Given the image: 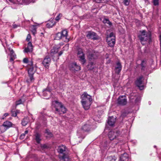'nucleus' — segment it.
<instances>
[{
	"mask_svg": "<svg viewBox=\"0 0 161 161\" xmlns=\"http://www.w3.org/2000/svg\"><path fill=\"white\" fill-rule=\"evenodd\" d=\"M122 69V66L119 62H118L115 67V71L116 73L119 74Z\"/></svg>",
	"mask_w": 161,
	"mask_h": 161,
	"instance_id": "f3484780",
	"label": "nucleus"
},
{
	"mask_svg": "<svg viewBox=\"0 0 161 161\" xmlns=\"http://www.w3.org/2000/svg\"><path fill=\"white\" fill-rule=\"evenodd\" d=\"M16 112L14 111H12V116L14 117H16L17 116Z\"/></svg>",
	"mask_w": 161,
	"mask_h": 161,
	"instance_id": "ea45409f",
	"label": "nucleus"
},
{
	"mask_svg": "<svg viewBox=\"0 0 161 161\" xmlns=\"http://www.w3.org/2000/svg\"><path fill=\"white\" fill-rule=\"evenodd\" d=\"M81 102H91L92 101V97L85 92L81 96Z\"/></svg>",
	"mask_w": 161,
	"mask_h": 161,
	"instance_id": "0eeeda50",
	"label": "nucleus"
},
{
	"mask_svg": "<svg viewBox=\"0 0 161 161\" xmlns=\"http://www.w3.org/2000/svg\"><path fill=\"white\" fill-rule=\"evenodd\" d=\"M33 63L32 61L29 62V65L30 67L28 70V74L29 78L26 80L27 82L30 83L33 82L34 80V78L33 77V75L34 74L35 71L34 70V68L32 66Z\"/></svg>",
	"mask_w": 161,
	"mask_h": 161,
	"instance_id": "20e7f679",
	"label": "nucleus"
},
{
	"mask_svg": "<svg viewBox=\"0 0 161 161\" xmlns=\"http://www.w3.org/2000/svg\"><path fill=\"white\" fill-rule=\"evenodd\" d=\"M41 147L43 149H47L48 147V146L45 144L41 145Z\"/></svg>",
	"mask_w": 161,
	"mask_h": 161,
	"instance_id": "e433bc0d",
	"label": "nucleus"
},
{
	"mask_svg": "<svg viewBox=\"0 0 161 161\" xmlns=\"http://www.w3.org/2000/svg\"><path fill=\"white\" fill-rule=\"evenodd\" d=\"M25 136V135L24 133L21 134L20 136V138L21 139H24Z\"/></svg>",
	"mask_w": 161,
	"mask_h": 161,
	"instance_id": "79ce46f5",
	"label": "nucleus"
},
{
	"mask_svg": "<svg viewBox=\"0 0 161 161\" xmlns=\"http://www.w3.org/2000/svg\"><path fill=\"white\" fill-rule=\"evenodd\" d=\"M122 115L123 116H125V115H124V114H122Z\"/></svg>",
	"mask_w": 161,
	"mask_h": 161,
	"instance_id": "13d9d810",
	"label": "nucleus"
},
{
	"mask_svg": "<svg viewBox=\"0 0 161 161\" xmlns=\"http://www.w3.org/2000/svg\"><path fill=\"white\" fill-rule=\"evenodd\" d=\"M3 126H4L5 127L7 130L10 127L12 126V123L9 121H6L3 123Z\"/></svg>",
	"mask_w": 161,
	"mask_h": 161,
	"instance_id": "aec40b11",
	"label": "nucleus"
},
{
	"mask_svg": "<svg viewBox=\"0 0 161 161\" xmlns=\"http://www.w3.org/2000/svg\"><path fill=\"white\" fill-rule=\"evenodd\" d=\"M55 22L53 20L49 21L46 24V26L48 28H51L55 25Z\"/></svg>",
	"mask_w": 161,
	"mask_h": 161,
	"instance_id": "412c9836",
	"label": "nucleus"
},
{
	"mask_svg": "<svg viewBox=\"0 0 161 161\" xmlns=\"http://www.w3.org/2000/svg\"><path fill=\"white\" fill-rule=\"evenodd\" d=\"M107 41L109 46L111 47H114L115 44V39L108 38H107Z\"/></svg>",
	"mask_w": 161,
	"mask_h": 161,
	"instance_id": "4468645a",
	"label": "nucleus"
},
{
	"mask_svg": "<svg viewBox=\"0 0 161 161\" xmlns=\"http://www.w3.org/2000/svg\"><path fill=\"white\" fill-rule=\"evenodd\" d=\"M69 69L72 71L75 72V71L80 70L81 67L79 65H77L76 63H73L70 64Z\"/></svg>",
	"mask_w": 161,
	"mask_h": 161,
	"instance_id": "9b49d317",
	"label": "nucleus"
},
{
	"mask_svg": "<svg viewBox=\"0 0 161 161\" xmlns=\"http://www.w3.org/2000/svg\"><path fill=\"white\" fill-rule=\"evenodd\" d=\"M63 53V51H61L58 53V56H61Z\"/></svg>",
	"mask_w": 161,
	"mask_h": 161,
	"instance_id": "09e8293b",
	"label": "nucleus"
},
{
	"mask_svg": "<svg viewBox=\"0 0 161 161\" xmlns=\"http://www.w3.org/2000/svg\"><path fill=\"white\" fill-rule=\"evenodd\" d=\"M69 47V45H66L64 46V47H66L68 48Z\"/></svg>",
	"mask_w": 161,
	"mask_h": 161,
	"instance_id": "864d4df0",
	"label": "nucleus"
},
{
	"mask_svg": "<svg viewBox=\"0 0 161 161\" xmlns=\"http://www.w3.org/2000/svg\"><path fill=\"white\" fill-rule=\"evenodd\" d=\"M127 100L125 96H120L118 99L117 103L119 105L124 106L126 104Z\"/></svg>",
	"mask_w": 161,
	"mask_h": 161,
	"instance_id": "1a4fd4ad",
	"label": "nucleus"
},
{
	"mask_svg": "<svg viewBox=\"0 0 161 161\" xmlns=\"http://www.w3.org/2000/svg\"><path fill=\"white\" fill-rule=\"evenodd\" d=\"M146 63L145 61L144 60H143L142 61L141 64V66L142 67L141 69L144 70V69L145 68V66H146Z\"/></svg>",
	"mask_w": 161,
	"mask_h": 161,
	"instance_id": "c85d7f7f",
	"label": "nucleus"
},
{
	"mask_svg": "<svg viewBox=\"0 0 161 161\" xmlns=\"http://www.w3.org/2000/svg\"><path fill=\"white\" fill-rule=\"evenodd\" d=\"M23 62L25 63H28V60L26 58H25L23 60Z\"/></svg>",
	"mask_w": 161,
	"mask_h": 161,
	"instance_id": "a19ab883",
	"label": "nucleus"
},
{
	"mask_svg": "<svg viewBox=\"0 0 161 161\" xmlns=\"http://www.w3.org/2000/svg\"><path fill=\"white\" fill-rule=\"evenodd\" d=\"M32 32L34 35H35L36 34V27L34 26L33 27Z\"/></svg>",
	"mask_w": 161,
	"mask_h": 161,
	"instance_id": "72a5a7b5",
	"label": "nucleus"
},
{
	"mask_svg": "<svg viewBox=\"0 0 161 161\" xmlns=\"http://www.w3.org/2000/svg\"><path fill=\"white\" fill-rule=\"evenodd\" d=\"M29 121V119L28 118L26 117L24 118L22 121V124L23 126L26 125Z\"/></svg>",
	"mask_w": 161,
	"mask_h": 161,
	"instance_id": "393cba45",
	"label": "nucleus"
},
{
	"mask_svg": "<svg viewBox=\"0 0 161 161\" xmlns=\"http://www.w3.org/2000/svg\"><path fill=\"white\" fill-rule=\"evenodd\" d=\"M31 37V36L30 34H28L27 36V38L26 40L28 41H29Z\"/></svg>",
	"mask_w": 161,
	"mask_h": 161,
	"instance_id": "c03bdc74",
	"label": "nucleus"
},
{
	"mask_svg": "<svg viewBox=\"0 0 161 161\" xmlns=\"http://www.w3.org/2000/svg\"><path fill=\"white\" fill-rule=\"evenodd\" d=\"M95 2L97 3H103L104 0H93Z\"/></svg>",
	"mask_w": 161,
	"mask_h": 161,
	"instance_id": "37998d69",
	"label": "nucleus"
},
{
	"mask_svg": "<svg viewBox=\"0 0 161 161\" xmlns=\"http://www.w3.org/2000/svg\"><path fill=\"white\" fill-rule=\"evenodd\" d=\"M18 25L16 24H14L13 25V27L14 28H16L18 27Z\"/></svg>",
	"mask_w": 161,
	"mask_h": 161,
	"instance_id": "de8ad7c7",
	"label": "nucleus"
},
{
	"mask_svg": "<svg viewBox=\"0 0 161 161\" xmlns=\"http://www.w3.org/2000/svg\"><path fill=\"white\" fill-rule=\"evenodd\" d=\"M28 133V130H25V132L24 134L25 135L26 134H27Z\"/></svg>",
	"mask_w": 161,
	"mask_h": 161,
	"instance_id": "603ef678",
	"label": "nucleus"
},
{
	"mask_svg": "<svg viewBox=\"0 0 161 161\" xmlns=\"http://www.w3.org/2000/svg\"><path fill=\"white\" fill-rule=\"evenodd\" d=\"M62 16V14H59L56 17L55 20L56 21H58L60 19Z\"/></svg>",
	"mask_w": 161,
	"mask_h": 161,
	"instance_id": "473e14b6",
	"label": "nucleus"
},
{
	"mask_svg": "<svg viewBox=\"0 0 161 161\" xmlns=\"http://www.w3.org/2000/svg\"><path fill=\"white\" fill-rule=\"evenodd\" d=\"M16 58V55L15 54H11L10 55V61L11 62H12Z\"/></svg>",
	"mask_w": 161,
	"mask_h": 161,
	"instance_id": "c756f323",
	"label": "nucleus"
},
{
	"mask_svg": "<svg viewBox=\"0 0 161 161\" xmlns=\"http://www.w3.org/2000/svg\"><path fill=\"white\" fill-rule=\"evenodd\" d=\"M128 155L125 153L121 155L120 158V161H128L129 160Z\"/></svg>",
	"mask_w": 161,
	"mask_h": 161,
	"instance_id": "a211bd4d",
	"label": "nucleus"
},
{
	"mask_svg": "<svg viewBox=\"0 0 161 161\" xmlns=\"http://www.w3.org/2000/svg\"><path fill=\"white\" fill-rule=\"evenodd\" d=\"M115 121V118L113 116L109 117L108 119L107 123L110 126H113Z\"/></svg>",
	"mask_w": 161,
	"mask_h": 161,
	"instance_id": "2eb2a0df",
	"label": "nucleus"
},
{
	"mask_svg": "<svg viewBox=\"0 0 161 161\" xmlns=\"http://www.w3.org/2000/svg\"><path fill=\"white\" fill-rule=\"evenodd\" d=\"M58 52V50L57 49H53L51 50V53L53 54L57 53Z\"/></svg>",
	"mask_w": 161,
	"mask_h": 161,
	"instance_id": "f704fd0d",
	"label": "nucleus"
},
{
	"mask_svg": "<svg viewBox=\"0 0 161 161\" xmlns=\"http://www.w3.org/2000/svg\"><path fill=\"white\" fill-rule=\"evenodd\" d=\"M50 92L47 90H45L43 92V95L45 97H47L48 95L50 96Z\"/></svg>",
	"mask_w": 161,
	"mask_h": 161,
	"instance_id": "a878e982",
	"label": "nucleus"
},
{
	"mask_svg": "<svg viewBox=\"0 0 161 161\" xmlns=\"http://www.w3.org/2000/svg\"><path fill=\"white\" fill-rule=\"evenodd\" d=\"M8 115H9V114L8 113H6L5 114H4V115H3L4 117H3L2 118V119H4L5 117H6Z\"/></svg>",
	"mask_w": 161,
	"mask_h": 161,
	"instance_id": "a18cd8bd",
	"label": "nucleus"
},
{
	"mask_svg": "<svg viewBox=\"0 0 161 161\" xmlns=\"http://www.w3.org/2000/svg\"><path fill=\"white\" fill-rule=\"evenodd\" d=\"M77 55L78 57L80 58V61L81 62L82 64H84L86 61L84 54L81 49L79 48L78 49Z\"/></svg>",
	"mask_w": 161,
	"mask_h": 161,
	"instance_id": "423d86ee",
	"label": "nucleus"
},
{
	"mask_svg": "<svg viewBox=\"0 0 161 161\" xmlns=\"http://www.w3.org/2000/svg\"><path fill=\"white\" fill-rule=\"evenodd\" d=\"M94 65V63L92 62H90L88 65V67L89 68V69L90 70L92 69L94 67H92V66Z\"/></svg>",
	"mask_w": 161,
	"mask_h": 161,
	"instance_id": "2f4dec72",
	"label": "nucleus"
},
{
	"mask_svg": "<svg viewBox=\"0 0 161 161\" xmlns=\"http://www.w3.org/2000/svg\"><path fill=\"white\" fill-rule=\"evenodd\" d=\"M103 22L104 23H106L108 24L110 26L112 25V23L109 21L108 19H103Z\"/></svg>",
	"mask_w": 161,
	"mask_h": 161,
	"instance_id": "cd10ccee",
	"label": "nucleus"
},
{
	"mask_svg": "<svg viewBox=\"0 0 161 161\" xmlns=\"http://www.w3.org/2000/svg\"><path fill=\"white\" fill-rule=\"evenodd\" d=\"M117 158L114 156H110L107 157L105 161H116Z\"/></svg>",
	"mask_w": 161,
	"mask_h": 161,
	"instance_id": "5701e85b",
	"label": "nucleus"
},
{
	"mask_svg": "<svg viewBox=\"0 0 161 161\" xmlns=\"http://www.w3.org/2000/svg\"><path fill=\"white\" fill-rule=\"evenodd\" d=\"M114 38L115 39V36L113 32L111 33L107 37V38Z\"/></svg>",
	"mask_w": 161,
	"mask_h": 161,
	"instance_id": "7c9ffc66",
	"label": "nucleus"
},
{
	"mask_svg": "<svg viewBox=\"0 0 161 161\" xmlns=\"http://www.w3.org/2000/svg\"><path fill=\"white\" fill-rule=\"evenodd\" d=\"M66 147L63 145L58 147V152L60 154H62L63 155L59 157L60 161H69V158L68 155L66 154Z\"/></svg>",
	"mask_w": 161,
	"mask_h": 161,
	"instance_id": "f03ea898",
	"label": "nucleus"
},
{
	"mask_svg": "<svg viewBox=\"0 0 161 161\" xmlns=\"http://www.w3.org/2000/svg\"><path fill=\"white\" fill-rule=\"evenodd\" d=\"M68 31L66 30L62 31L61 32H58L56 34L55 38L57 40H61L64 42H68L69 38L68 37Z\"/></svg>",
	"mask_w": 161,
	"mask_h": 161,
	"instance_id": "7ed1b4c3",
	"label": "nucleus"
},
{
	"mask_svg": "<svg viewBox=\"0 0 161 161\" xmlns=\"http://www.w3.org/2000/svg\"><path fill=\"white\" fill-rule=\"evenodd\" d=\"M137 99L136 98L135 100V102L136 103L137 102Z\"/></svg>",
	"mask_w": 161,
	"mask_h": 161,
	"instance_id": "6e6d98bb",
	"label": "nucleus"
},
{
	"mask_svg": "<svg viewBox=\"0 0 161 161\" xmlns=\"http://www.w3.org/2000/svg\"><path fill=\"white\" fill-rule=\"evenodd\" d=\"M82 106L84 109L86 110H88L91 104V102H81Z\"/></svg>",
	"mask_w": 161,
	"mask_h": 161,
	"instance_id": "6ab92c4d",
	"label": "nucleus"
},
{
	"mask_svg": "<svg viewBox=\"0 0 161 161\" xmlns=\"http://www.w3.org/2000/svg\"><path fill=\"white\" fill-rule=\"evenodd\" d=\"M7 130L3 124L2 125H0V133H1L5 132Z\"/></svg>",
	"mask_w": 161,
	"mask_h": 161,
	"instance_id": "bb28decb",
	"label": "nucleus"
},
{
	"mask_svg": "<svg viewBox=\"0 0 161 161\" xmlns=\"http://www.w3.org/2000/svg\"><path fill=\"white\" fill-rule=\"evenodd\" d=\"M82 129L85 131H89L90 130V126L88 125H85L82 127Z\"/></svg>",
	"mask_w": 161,
	"mask_h": 161,
	"instance_id": "b1692460",
	"label": "nucleus"
},
{
	"mask_svg": "<svg viewBox=\"0 0 161 161\" xmlns=\"http://www.w3.org/2000/svg\"><path fill=\"white\" fill-rule=\"evenodd\" d=\"M139 38L142 44H144V42H145L147 40L149 41L151 39L150 34L147 33L145 30H143L141 32V34L139 36Z\"/></svg>",
	"mask_w": 161,
	"mask_h": 161,
	"instance_id": "39448f33",
	"label": "nucleus"
},
{
	"mask_svg": "<svg viewBox=\"0 0 161 161\" xmlns=\"http://www.w3.org/2000/svg\"><path fill=\"white\" fill-rule=\"evenodd\" d=\"M35 140L37 143H40L41 141V139H40L41 137V134L38 133H36L35 134Z\"/></svg>",
	"mask_w": 161,
	"mask_h": 161,
	"instance_id": "4be33fe9",
	"label": "nucleus"
},
{
	"mask_svg": "<svg viewBox=\"0 0 161 161\" xmlns=\"http://www.w3.org/2000/svg\"><path fill=\"white\" fill-rule=\"evenodd\" d=\"M132 97L131 96L130 97V99H133V98H131Z\"/></svg>",
	"mask_w": 161,
	"mask_h": 161,
	"instance_id": "4d7b16f0",
	"label": "nucleus"
},
{
	"mask_svg": "<svg viewBox=\"0 0 161 161\" xmlns=\"http://www.w3.org/2000/svg\"><path fill=\"white\" fill-rule=\"evenodd\" d=\"M143 79V76L141 75L137 79L135 82L136 85L140 90L143 89L144 87V86L142 84V80Z\"/></svg>",
	"mask_w": 161,
	"mask_h": 161,
	"instance_id": "6e6552de",
	"label": "nucleus"
},
{
	"mask_svg": "<svg viewBox=\"0 0 161 161\" xmlns=\"http://www.w3.org/2000/svg\"><path fill=\"white\" fill-rule=\"evenodd\" d=\"M158 1L159 0H153V4L155 6L158 5Z\"/></svg>",
	"mask_w": 161,
	"mask_h": 161,
	"instance_id": "c9c22d12",
	"label": "nucleus"
},
{
	"mask_svg": "<svg viewBox=\"0 0 161 161\" xmlns=\"http://www.w3.org/2000/svg\"><path fill=\"white\" fill-rule=\"evenodd\" d=\"M130 0H124V4L126 5H128L129 4Z\"/></svg>",
	"mask_w": 161,
	"mask_h": 161,
	"instance_id": "58836bf2",
	"label": "nucleus"
},
{
	"mask_svg": "<svg viewBox=\"0 0 161 161\" xmlns=\"http://www.w3.org/2000/svg\"><path fill=\"white\" fill-rule=\"evenodd\" d=\"M15 54L14 53V51L13 50H12L10 51V55H11V54Z\"/></svg>",
	"mask_w": 161,
	"mask_h": 161,
	"instance_id": "8fccbe9b",
	"label": "nucleus"
},
{
	"mask_svg": "<svg viewBox=\"0 0 161 161\" xmlns=\"http://www.w3.org/2000/svg\"><path fill=\"white\" fill-rule=\"evenodd\" d=\"M46 133H47L48 135H50L51 133L49 132L47 130H46Z\"/></svg>",
	"mask_w": 161,
	"mask_h": 161,
	"instance_id": "3c124183",
	"label": "nucleus"
},
{
	"mask_svg": "<svg viewBox=\"0 0 161 161\" xmlns=\"http://www.w3.org/2000/svg\"><path fill=\"white\" fill-rule=\"evenodd\" d=\"M22 103V100L21 99L19 100L16 102V105H18Z\"/></svg>",
	"mask_w": 161,
	"mask_h": 161,
	"instance_id": "4c0bfd02",
	"label": "nucleus"
},
{
	"mask_svg": "<svg viewBox=\"0 0 161 161\" xmlns=\"http://www.w3.org/2000/svg\"><path fill=\"white\" fill-rule=\"evenodd\" d=\"M119 134V131H110L108 134V137L111 140H113L118 136Z\"/></svg>",
	"mask_w": 161,
	"mask_h": 161,
	"instance_id": "9d476101",
	"label": "nucleus"
},
{
	"mask_svg": "<svg viewBox=\"0 0 161 161\" xmlns=\"http://www.w3.org/2000/svg\"><path fill=\"white\" fill-rule=\"evenodd\" d=\"M51 62V59L49 56H46L42 62V64L46 68H49Z\"/></svg>",
	"mask_w": 161,
	"mask_h": 161,
	"instance_id": "f8f14e48",
	"label": "nucleus"
},
{
	"mask_svg": "<svg viewBox=\"0 0 161 161\" xmlns=\"http://www.w3.org/2000/svg\"><path fill=\"white\" fill-rule=\"evenodd\" d=\"M19 111L16 110V111H15V112H16L17 114V113H19Z\"/></svg>",
	"mask_w": 161,
	"mask_h": 161,
	"instance_id": "5fc2aeb1",
	"label": "nucleus"
},
{
	"mask_svg": "<svg viewBox=\"0 0 161 161\" xmlns=\"http://www.w3.org/2000/svg\"><path fill=\"white\" fill-rule=\"evenodd\" d=\"M159 40L160 41V50L161 52V35H160L159 36Z\"/></svg>",
	"mask_w": 161,
	"mask_h": 161,
	"instance_id": "49530a36",
	"label": "nucleus"
},
{
	"mask_svg": "<svg viewBox=\"0 0 161 161\" xmlns=\"http://www.w3.org/2000/svg\"><path fill=\"white\" fill-rule=\"evenodd\" d=\"M53 103L56 114H60L66 113L67 109L61 102H59L57 101H55L53 102Z\"/></svg>",
	"mask_w": 161,
	"mask_h": 161,
	"instance_id": "f257e3e1",
	"label": "nucleus"
},
{
	"mask_svg": "<svg viewBox=\"0 0 161 161\" xmlns=\"http://www.w3.org/2000/svg\"><path fill=\"white\" fill-rule=\"evenodd\" d=\"M86 36L88 38H91L93 40H96L98 39V36L95 32L92 31H88L87 32Z\"/></svg>",
	"mask_w": 161,
	"mask_h": 161,
	"instance_id": "ddd939ff",
	"label": "nucleus"
},
{
	"mask_svg": "<svg viewBox=\"0 0 161 161\" xmlns=\"http://www.w3.org/2000/svg\"><path fill=\"white\" fill-rule=\"evenodd\" d=\"M33 50V46L31 43L29 42L28 44V46L24 50V52L28 53L31 52Z\"/></svg>",
	"mask_w": 161,
	"mask_h": 161,
	"instance_id": "dca6fc26",
	"label": "nucleus"
}]
</instances>
